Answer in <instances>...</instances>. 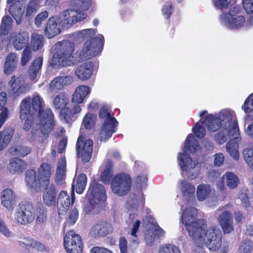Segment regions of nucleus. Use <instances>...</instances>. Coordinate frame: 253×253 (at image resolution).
<instances>
[{
    "instance_id": "obj_26",
    "label": "nucleus",
    "mask_w": 253,
    "mask_h": 253,
    "mask_svg": "<svg viewBox=\"0 0 253 253\" xmlns=\"http://www.w3.org/2000/svg\"><path fill=\"white\" fill-rule=\"evenodd\" d=\"M93 68L92 62H85L76 68L75 74L81 81L88 80L92 75Z\"/></svg>"
},
{
    "instance_id": "obj_57",
    "label": "nucleus",
    "mask_w": 253,
    "mask_h": 253,
    "mask_svg": "<svg viewBox=\"0 0 253 253\" xmlns=\"http://www.w3.org/2000/svg\"><path fill=\"white\" fill-rule=\"evenodd\" d=\"M173 7L171 2H166L162 8V15L166 19H169L173 11Z\"/></svg>"
},
{
    "instance_id": "obj_39",
    "label": "nucleus",
    "mask_w": 253,
    "mask_h": 253,
    "mask_svg": "<svg viewBox=\"0 0 253 253\" xmlns=\"http://www.w3.org/2000/svg\"><path fill=\"white\" fill-rule=\"evenodd\" d=\"M13 134L14 130L11 127H7L0 132V151L8 144Z\"/></svg>"
},
{
    "instance_id": "obj_47",
    "label": "nucleus",
    "mask_w": 253,
    "mask_h": 253,
    "mask_svg": "<svg viewBox=\"0 0 253 253\" xmlns=\"http://www.w3.org/2000/svg\"><path fill=\"white\" fill-rule=\"evenodd\" d=\"M179 187L184 196L190 197L195 193V187L185 180H181Z\"/></svg>"
},
{
    "instance_id": "obj_34",
    "label": "nucleus",
    "mask_w": 253,
    "mask_h": 253,
    "mask_svg": "<svg viewBox=\"0 0 253 253\" xmlns=\"http://www.w3.org/2000/svg\"><path fill=\"white\" fill-rule=\"evenodd\" d=\"M25 180L27 186L37 190L42 185L39 184V177L37 178V172L35 170L31 169L26 171Z\"/></svg>"
},
{
    "instance_id": "obj_61",
    "label": "nucleus",
    "mask_w": 253,
    "mask_h": 253,
    "mask_svg": "<svg viewBox=\"0 0 253 253\" xmlns=\"http://www.w3.org/2000/svg\"><path fill=\"white\" fill-rule=\"evenodd\" d=\"M238 198L241 201L244 207H248L249 206L250 202L246 190H242L240 191Z\"/></svg>"
},
{
    "instance_id": "obj_8",
    "label": "nucleus",
    "mask_w": 253,
    "mask_h": 253,
    "mask_svg": "<svg viewBox=\"0 0 253 253\" xmlns=\"http://www.w3.org/2000/svg\"><path fill=\"white\" fill-rule=\"evenodd\" d=\"M240 7L236 5L230 8L228 13H223L219 16L220 24L228 29L238 30L241 29L247 25L249 21L246 24V19L244 15L240 14Z\"/></svg>"
},
{
    "instance_id": "obj_4",
    "label": "nucleus",
    "mask_w": 253,
    "mask_h": 253,
    "mask_svg": "<svg viewBox=\"0 0 253 253\" xmlns=\"http://www.w3.org/2000/svg\"><path fill=\"white\" fill-rule=\"evenodd\" d=\"M197 238L192 240L195 244L198 247L206 245L211 251H217L221 245V234L217 227H210L207 228V225L196 235Z\"/></svg>"
},
{
    "instance_id": "obj_11",
    "label": "nucleus",
    "mask_w": 253,
    "mask_h": 253,
    "mask_svg": "<svg viewBox=\"0 0 253 253\" xmlns=\"http://www.w3.org/2000/svg\"><path fill=\"white\" fill-rule=\"evenodd\" d=\"M99 116L103 120L99 138L101 140L105 141L110 138L116 132L118 123L109 112V108L107 106L105 105L101 107Z\"/></svg>"
},
{
    "instance_id": "obj_22",
    "label": "nucleus",
    "mask_w": 253,
    "mask_h": 253,
    "mask_svg": "<svg viewBox=\"0 0 253 253\" xmlns=\"http://www.w3.org/2000/svg\"><path fill=\"white\" fill-rule=\"evenodd\" d=\"M53 170L51 165L47 163H43L38 170L39 185L47 186L49 183V179Z\"/></svg>"
},
{
    "instance_id": "obj_48",
    "label": "nucleus",
    "mask_w": 253,
    "mask_h": 253,
    "mask_svg": "<svg viewBox=\"0 0 253 253\" xmlns=\"http://www.w3.org/2000/svg\"><path fill=\"white\" fill-rule=\"evenodd\" d=\"M43 37L42 35L34 33L32 35L31 45L34 50H37L42 47Z\"/></svg>"
},
{
    "instance_id": "obj_62",
    "label": "nucleus",
    "mask_w": 253,
    "mask_h": 253,
    "mask_svg": "<svg viewBox=\"0 0 253 253\" xmlns=\"http://www.w3.org/2000/svg\"><path fill=\"white\" fill-rule=\"evenodd\" d=\"M253 244L250 242L242 243L240 247V253H251Z\"/></svg>"
},
{
    "instance_id": "obj_10",
    "label": "nucleus",
    "mask_w": 253,
    "mask_h": 253,
    "mask_svg": "<svg viewBox=\"0 0 253 253\" xmlns=\"http://www.w3.org/2000/svg\"><path fill=\"white\" fill-rule=\"evenodd\" d=\"M104 37L102 35H98L90 40H87L83 49L77 55L78 61L82 62L97 55L102 51Z\"/></svg>"
},
{
    "instance_id": "obj_21",
    "label": "nucleus",
    "mask_w": 253,
    "mask_h": 253,
    "mask_svg": "<svg viewBox=\"0 0 253 253\" xmlns=\"http://www.w3.org/2000/svg\"><path fill=\"white\" fill-rule=\"evenodd\" d=\"M1 205L8 211H12L16 204L15 193L9 188L2 191L0 196Z\"/></svg>"
},
{
    "instance_id": "obj_1",
    "label": "nucleus",
    "mask_w": 253,
    "mask_h": 253,
    "mask_svg": "<svg viewBox=\"0 0 253 253\" xmlns=\"http://www.w3.org/2000/svg\"><path fill=\"white\" fill-rule=\"evenodd\" d=\"M44 101L39 95H36L32 99L28 97L24 99L20 104V118L25 119L28 114L35 116V123L39 126L40 131L34 129L32 130V136L30 140L36 141L42 143L43 141V137L39 136L40 132L46 137L53 128V114L50 109L43 110Z\"/></svg>"
},
{
    "instance_id": "obj_5",
    "label": "nucleus",
    "mask_w": 253,
    "mask_h": 253,
    "mask_svg": "<svg viewBox=\"0 0 253 253\" xmlns=\"http://www.w3.org/2000/svg\"><path fill=\"white\" fill-rule=\"evenodd\" d=\"M87 197L88 202L84 207L87 213H96L106 199V190L104 187L96 181L91 182L87 191Z\"/></svg>"
},
{
    "instance_id": "obj_35",
    "label": "nucleus",
    "mask_w": 253,
    "mask_h": 253,
    "mask_svg": "<svg viewBox=\"0 0 253 253\" xmlns=\"http://www.w3.org/2000/svg\"><path fill=\"white\" fill-rule=\"evenodd\" d=\"M12 23V18L8 16H4L1 21L0 28V41L3 42L7 37Z\"/></svg>"
},
{
    "instance_id": "obj_56",
    "label": "nucleus",
    "mask_w": 253,
    "mask_h": 253,
    "mask_svg": "<svg viewBox=\"0 0 253 253\" xmlns=\"http://www.w3.org/2000/svg\"><path fill=\"white\" fill-rule=\"evenodd\" d=\"M244 159L248 166L253 169V149H246L243 152Z\"/></svg>"
},
{
    "instance_id": "obj_31",
    "label": "nucleus",
    "mask_w": 253,
    "mask_h": 253,
    "mask_svg": "<svg viewBox=\"0 0 253 253\" xmlns=\"http://www.w3.org/2000/svg\"><path fill=\"white\" fill-rule=\"evenodd\" d=\"M24 7L20 2H15L10 5L9 11L15 20L17 24H20L22 20Z\"/></svg>"
},
{
    "instance_id": "obj_20",
    "label": "nucleus",
    "mask_w": 253,
    "mask_h": 253,
    "mask_svg": "<svg viewBox=\"0 0 253 253\" xmlns=\"http://www.w3.org/2000/svg\"><path fill=\"white\" fill-rule=\"evenodd\" d=\"M75 194L73 192L70 195L65 191H62L58 195L57 205L59 213L65 212L69 209L70 205L74 203Z\"/></svg>"
},
{
    "instance_id": "obj_2",
    "label": "nucleus",
    "mask_w": 253,
    "mask_h": 253,
    "mask_svg": "<svg viewBox=\"0 0 253 253\" xmlns=\"http://www.w3.org/2000/svg\"><path fill=\"white\" fill-rule=\"evenodd\" d=\"M210 131L219 130L215 135L219 144L225 143L231 134H238L239 131L235 112L230 109H224L215 114H208L203 122Z\"/></svg>"
},
{
    "instance_id": "obj_14",
    "label": "nucleus",
    "mask_w": 253,
    "mask_h": 253,
    "mask_svg": "<svg viewBox=\"0 0 253 253\" xmlns=\"http://www.w3.org/2000/svg\"><path fill=\"white\" fill-rule=\"evenodd\" d=\"M64 245L68 253L83 252L81 237L73 231H70L66 233L64 238Z\"/></svg>"
},
{
    "instance_id": "obj_58",
    "label": "nucleus",
    "mask_w": 253,
    "mask_h": 253,
    "mask_svg": "<svg viewBox=\"0 0 253 253\" xmlns=\"http://www.w3.org/2000/svg\"><path fill=\"white\" fill-rule=\"evenodd\" d=\"M242 109L245 113H250L253 111V93L251 94L246 99Z\"/></svg>"
},
{
    "instance_id": "obj_40",
    "label": "nucleus",
    "mask_w": 253,
    "mask_h": 253,
    "mask_svg": "<svg viewBox=\"0 0 253 253\" xmlns=\"http://www.w3.org/2000/svg\"><path fill=\"white\" fill-rule=\"evenodd\" d=\"M42 64V58L41 57L37 58L34 60L29 69V78L31 81H34L36 78Z\"/></svg>"
},
{
    "instance_id": "obj_18",
    "label": "nucleus",
    "mask_w": 253,
    "mask_h": 253,
    "mask_svg": "<svg viewBox=\"0 0 253 253\" xmlns=\"http://www.w3.org/2000/svg\"><path fill=\"white\" fill-rule=\"evenodd\" d=\"M225 183L230 189H235L240 183L238 177L233 172H226L216 184V186L220 190L225 188Z\"/></svg>"
},
{
    "instance_id": "obj_36",
    "label": "nucleus",
    "mask_w": 253,
    "mask_h": 253,
    "mask_svg": "<svg viewBox=\"0 0 253 253\" xmlns=\"http://www.w3.org/2000/svg\"><path fill=\"white\" fill-rule=\"evenodd\" d=\"M211 192V188L209 184H201L197 186L196 196L199 201L207 199Z\"/></svg>"
},
{
    "instance_id": "obj_63",
    "label": "nucleus",
    "mask_w": 253,
    "mask_h": 253,
    "mask_svg": "<svg viewBox=\"0 0 253 253\" xmlns=\"http://www.w3.org/2000/svg\"><path fill=\"white\" fill-rule=\"evenodd\" d=\"M119 248L121 253H128L127 242L125 237H121L120 238Z\"/></svg>"
},
{
    "instance_id": "obj_64",
    "label": "nucleus",
    "mask_w": 253,
    "mask_h": 253,
    "mask_svg": "<svg viewBox=\"0 0 253 253\" xmlns=\"http://www.w3.org/2000/svg\"><path fill=\"white\" fill-rule=\"evenodd\" d=\"M0 232L6 237L12 236V233L6 227L5 223L0 218Z\"/></svg>"
},
{
    "instance_id": "obj_29",
    "label": "nucleus",
    "mask_w": 253,
    "mask_h": 253,
    "mask_svg": "<svg viewBox=\"0 0 253 253\" xmlns=\"http://www.w3.org/2000/svg\"><path fill=\"white\" fill-rule=\"evenodd\" d=\"M18 56L16 53H11L5 58L3 71L5 74L9 75L14 72L18 65Z\"/></svg>"
},
{
    "instance_id": "obj_55",
    "label": "nucleus",
    "mask_w": 253,
    "mask_h": 253,
    "mask_svg": "<svg viewBox=\"0 0 253 253\" xmlns=\"http://www.w3.org/2000/svg\"><path fill=\"white\" fill-rule=\"evenodd\" d=\"M94 122L95 116L91 114L87 113L84 118L82 126H84L86 129H90L93 126Z\"/></svg>"
},
{
    "instance_id": "obj_13",
    "label": "nucleus",
    "mask_w": 253,
    "mask_h": 253,
    "mask_svg": "<svg viewBox=\"0 0 253 253\" xmlns=\"http://www.w3.org/2000/svg\"><path fill=\"white\" fill-rule=\"evenodd\" d=\"M34 218V208L29 203L21 205L14 214L15 222L18 224L26 225L30 223Z\"/></svg>"
},
{
    "instance_id": "obj_17",
    "label": "nucleus",
    "mask_w": 253,
    "mask_h": 253,
    "mask_svg": "<svg viewBox=\"0 0 253 253\" xmlns=\"http://www.w3.org/2000/svg\"><path fill=\"white\" fill-rule=\"evenodd\" d=\"M69 99L68 95L63 92H60L56 95L52 100V106L57 110H61L60 116L64 119L66 120V118L70 116L71 111L68 113H66V106L69 104Z\"/></svg>"
},
{
    "instance_id": "obj_28",
    "label": "nucleus",
    "mask_w": 253,
    "mask_h": 253,
    "mask_svg": "<svg viewBox=\"0 0 253 253\" xmlns=\"http://www.w3.org/2000/svg\"><path fill=\"white\" fill-rule=\"evenodd\" d=\"M43 203L47 206H55L57 203V194L55 186L51 184L45 189L43 195Z\"/></svg>"
},
{
    "instance_id": "obj_51",
    "label": "nucleus",
    "mask_w": 253,
    "mask_h": 253,
    "mask_svg": "<svg viewBox=\"0 0 253 253\" xmlns=\"http://www.w3.org/2000/svg\"><path fill=\"white\" fill-rule=\"evenodd\" d=\"M237 0H212L214 6L217 8L222 10L228 8L234 5Z\"/></svg>"
},
{
    "instance_id": "obj_9",
    "label": "nucleus",
    "mask_w": 253,
    "mask_h": 253,
    "mask_svg": "<svg viewBox=\"0 0 253 253\" xmlns=\"http://www.w3.org/2000/svg\"><path fill=\"white\" fill-rule=\"evenodd\" d=\"M197 209L193 207H189L185 209L181 216L182 222L192 239L197 238V234L206 225L204 220L197 219Z\"/></svg>"
},
{
    "instance_id": "obj_53",
    "label": "nucleus",
    "mask_w": 253,
    "mask_h": 253,
    "mask_svg": "<svg viewBox=\"0 0 253 253\" xmlns=\"http://www.w3.org/2000/svg\"><path fill=\"white\" fill-rule=\"evenodd\" d=\"M201 124L199 122H198L196 124L194 127L192 128V131L195 134V135L198 138H202L204 137L206 134V130L204 127V126L207 127L204 125L203 122Z\"/></svg>"
},
{
    "instance_id": "obj_43",
    "label": "nucleus",
    "mask_w": 253,
    "mask_h": 253,
    "mask_svg": "<svg viewBox=\"0 0 253 253\" xmlns=\"http://www.w3.org/2000/svg\"><path fill=\"white\" fill-rule=\"evenodd\" d=\"M42 0H31L26 6V16L31 17L41 7Z\"/></svg>"
},
{
    "instance_id": "obj_50",
    "label": "nucleus",
    "mask_w": 253,
    "mask_h": 253,
    "mask_svg": "<svg viewBox=\"0 0 253 253\" xmlns=\"http://www.w3.org/2000/svg\"><path fill=\"white\" fill-rule=\"evenodd\" d=\"M96 33V29H86L77 32L76 38L79 40H87L93 37Z\"/></svg>"
},
{
    "instance_id": "obj_49",
    "label": "nucleus",
    "mask_w": 253,
    "mask_h": 253,
    "mask_svg": "<svg viewBox=\"0 0 253 253\" xmlns=\"http://www.w3.org/2000/svg\"><path fill=\"white\" fill-rule=\"evenodd\" d=\"M31 149L30 147L17 145L11 149V152L14 155L20 157H24L30 153Z\"/></svg>"
},
{
    "instance_id": "obj_42",
    "label": "nucleus",
    "mask_w": 253,
    "mask_h": 253,
    "mask_svg": "<svg viewBox=\"0 0 253 253\" xmlns=\"http://www.w3.org/2000/svg\"><path fill=\"white\" fill-rule=\"evenodd\" d=\"M6 102V93L2 92L0 93V110H2L0 114V128L4 124L8 118V111L6 108H4Z\"/></svg>"
},
{
    "instance_id": "obj_24",
    "label": "nucleus",
    "mask_w": 253,
    "mask_h": 253,
    "mask_svg": "<svg viewBox=\"0 0 253 253\" xmlns=\"http://www.w3.org/2000/svg\"><path fill=\"white\" fill-rule=\"evenodd\" d=\"M10 86V90L11 93L19 96L26 91V84L24 79L21 76H12L8 82Z\"/></svg>"
},
{
    "instance_id": "obj_46",
    "label": "nucleus",
    "mask_w": 253,
    "mask_h": 253,
    "mask_svg": "<svg viewBox=\"0 0 253 253\" xmlns=\"http://www.w3.org/2000/svg\"><path fill=\"white\" fill-rule=\"evenodd\" d=\"M35 216L36 215V222L39 224L43 223L46 219V211L43 206L37 205L35 208Z\"/></svg>"
},
{
    "instance_id": "obj_38",
    "label": "nucleus",
    "mask_w": 253,
    "mask_h": 253,
    "mask_svg": "<svg viewBox=\"0 0 253 253\" xmlns=\"http://www.w3.org/2000/svg\"><path fill=\"white\" fill-rule=\"evenodd\" d=\"M29 36L27 33L22 32L16 35L13 41V45L17 50H21L27 45Z\"/></svg>"
},
{
    "instance_id": "obj_16",
    "label": "nucleus",
    "mask_w": 253,
    "mask_h": 253,
    "mask_svg": "<svg viewBox=\"0 0 253 253\" xmlns=\"http://www.w3.org/2000/svg\"><path fill=\"white\" fill-rule=\"evenodd\" d=\"M63 27L59 17L57 15L52 16L44 25V35L46 38L51 39L60 34Z\"/></svg>"
},
{
    "instance_id": "obj_37",
    "label": "nucleus",
    "mask_w": 253,
    "mask_h": 253,
    "mask_svg": "<svg viewBox=\"0 0 253 253\" xmlns=\"http://www.w3.org/2000/svg\"><path fill=\"white\" fill-rule=\"evenodd\" d=\"M87 178L85 174H80L74 180L72 187L78 194H82L84 190L86 185Z\"/></svg>"
},
{
    "instance_id": "obj_33",
    "label": "nucleus",
    "mask_w": 253,
    "mask_h": 253,
    "mask_svg": "<svg viewBox=\"0 0 253 253\" xmlns=\"http://www.w3.org/2000/svg\"><path fill=\"white\" fill-rule=\"evenodd\" d=\"M19 245L21 247L29 251H31L32 249H35L37 251L42 252L45 250L43 245L32 239H25L24 241H20Z\"/></svg>"
},
{
    "instance_id": "obj_32",
    "label": "nucleus",
    "mask_w": 253,
    "mask_h": 253,
    "mask_svg": "<svg viewBox=\"0 0 253 253\" xmlns=\"http://www.w3.org/2000/svg\"><path fill=\"white\" fill-rule=\"evenodd\" d=\"M8 168L11 173H20L26 169V164L21 159L14 158L10 161Z\"/></svg>"
},
{
    "instance_id": "obj_7",
    "label": "nucleus",
    "mask_w": 253,
    "mask_h": 253,
    "mask_svg": "<svg viewBox=\"0 0 253 253\" xmlns=\"http://www.w3.org/2000/svg\"><path fill=\"white\" fill-rule=\"evenodd\" d=\"M57 50L52 59V65L57 66H70L75 64L76 60L72 53L74 51L73 43L68 41L58 42L54 46Z\"/></svg>"
},
{
    "instance_id": "obj_25",
    "label": "nucleus",
    "mask_w": 253,
    "mask_h": 253,
    "mask_svg": "<svg viewBox=\"0 0 253 253\" xmlns=\"http://www.w3.org/2000/svg\"><path fill=\"white\" fill-rule=\"evenodd\" d=\"M91 89L86 85L78 86L72 95V102L83 103L91 92Z\"/></svg>"
},
{
    "instance_id": "obj_45",
    "label": "nucleus",
    "mask_w": 253,
    "mask_h": 253,
    "mask_svg": "<svg viewBox=\"0 0 253 253\" xmlns=\"http://www.w3.org/2000/svg\"><path fill=\"white\" fill-rule=\"evenodd\" d=\"M112 162L108 161L105 166L104 169L101 174V179L104 183L109 182L110 178L113 174Z\"/></svg>"
},
{
    "instance_id": "obj_41",
    "label": "nucleus",
    "mask_w": 253,
    "mask_h": 253,
    "mask_svg": "<svg viewBox=\"0 0 253 253\" xmlns=\"http://www.w3.org/2000/svg\"><path fill=\"white\" fill-rule=\"evenodd\" d=\"M66 160L65 158H61L57 164L56 173V182L59 185L62 184L63 180L65 177Z\"/></svg>"
},
{
    "instance_id": "obj_3",
    "label": "nucleus",
    "mask_w": 253,
    "mask_h": 253,
    "mask_svg": "<svg viewBox=\"0 0 253 253\" xmlns=\"http://www.w3.org/2000/svg\"><path fill=\"white\" fill-rule=\"evenodd\" d=\"M199 149L200 147L194 135L190 134L185 140L182 152L178 154L177 161L182 174L190 179L197 177L201 169V165L197 162L193 161L188 155L194 153Z\"/></svg>"
},
{
    "instance_id": "obj_15",
    "label": "nucleus",
    "mask_w": 253,
    "mask_h": 253,
    "mask_svg": "<svg viewBox=\"0 0 253 253\" xmlns=\"http://www.w3.org/2000/svg\"><path fill=\"white\" fill-rule=\"evenodd\" d=\"M93 149V141L91 139L83 140L82 135L78 137L77 142V155L84 163L88 162L91 159Z\"/></svg>"
},
{
    "instance_id": "obj_27",
    "label": "nucleus",
    "mask_w": 253,
    "mask_h": 253,
    "mask_svg": "<svg viewBox=\"0 0 253 253\" xmlns=\"http://www.w3.org/2000/svg\"><path fill=\"white\" fill-rule=\"evenodd\" d=\"M217 220L224 233H229L233 230V218L230 212L223 211L218 217Z\"/></svg>"
},
{
    "instance_id": "obj_23",
    "label": "nucleus",
    "mask_w": 253,
    "mask_h": 253,
    "mask_svg": "<svg viewBox=\"0 0 253 253\" xmlns=\"http://www.w3.org/2000/svg\"><path fill=\"white\" fill-rule=\"evenodd\" d=\"M73 82L71 76H58L54 79L48 86V91L50 93L62 89L66 85L70 84Z\"/></svg>"
},
{
    "instance_id": "obj_59",
    "label": "nucleus",
    "mask_w": 253,
    "mask_h": 253,
    "mask_svg": "<svg viewBox=\"0 0 253 253\" xmlns=\"http://www.w3.org/2000/svg\"><path fill=\"white\" fill-rule=\"evenodd\" d=\"M32 52L29 47L25 48L23 51L22 55L21 58V64L22 66H25L29 61L31 59Z\"/></svg>"
},
{
    "instance_id": "obj_52",
    "label": "nucleus",
    "mask_w": 253,
    "mask_h": 253,
    "mask_svg": "<svg viewBox=\"0 0 253 253\" xmlns=\"http://www.w3.org/2000/svg\"><path fill=\"white\" fill-rule=\"evenodd\" d=\"M158 253H180V252L178 248L176 246L167 244L160 247Z\"/></svg>"
},
{
    "instance_id": "obj_12",
    "label": "nucleus",
    "mask_w": 253,
    "mask_h": 253,
    "mask_svg": "<svg viewBox=\"0 0 253 253\" xmlns=\"http://www.w3.org/2000/svg\"><path fill=\"white\" fill-rule=\"evenodd\" d=\"M132 185L131 178L128 174L121 173L116 175L111 182L112 192L119 196L126 195L130 191Z\"/></svg>"
},
{
    "instance_id": "obj_19",
    "label": "nucleus",
    "mask_w": 253,
    "mask_h": 253,
    "mask_svg": "<svg viewBox=\"0 0 253 253\" xmlns=\"http://www.w3.org/2000/svg\"><path fill=\"white\" fill-rule=\"evenodd\" d=\"M232 137L226 145V150L230 156L235 161H237L240 158V152L239 150V143L241 141L239 131H238V134H231L228 136L229 137Z\"/></svg>"
},
{
    "instance_id": "obj_54",
    "label": "nucleus",
    "mask_w": 253,
    "mask_h": 253,
    "mask_svg": "<svg viewBox=\"0 0 253 253\" xmlns=\"http://www.w3.org/2000/svg\"><path fill=\"white\" fill-rule=\"evenodd\" d=\"M48 12L46 10L39 13L34 19V23L36 27H41L44 21L48 18Z\"/></svg>"
},
{
    "instance_id": "obj_44",
    "label": "nucleus",
    "mask_w": 253,
    "mask_h": 253,
    "mask_svg": "<svg viewBox=\"0 0 253 253\" xmlns=\"http://www.w3.org/2000/svg\"><path fill=\"white\" fill-rule=\"evenodd\" d=\"M144 200L142 197H136L133 195L127 201L128 208L132 210H137L139 207L142 208L144 205Z\"/></svg>"
},
{
    "instance_id": "obj_6",
    "label": "nucleus",
    "mask_w": 253,
    "mask_h": 253,
    "mask_svg": "<svg viewBox=\"0 0 253 253\" xmlns=\"http://www.w3.org/2000/svg\"><path fill=\"white\" fill-rule=\"evenodd\" d=\"M92 4L91 0H82L81 7L70 8L62 11L57 15L63 25L70 27L74 24L82 21L87 16L86 12Z\"/></svg>"
},
{
    "instance_id": "obj_30",
    "label": "nucleus",
    "mask_w": 253,
    "mask_h": 253,
    "mask_svg": "<svg viewBox=\"0 0 253 253\" xmlns=\"http://www.w3.org/2000/svg\"><path fill=\"white\" fill-rule=\"evenodd\" d=\"M111 232V227L109 224L101 222L93 226L89 234L94 236H104Z\"/></svg>"
},
{
    "instance_id": "obj_60",
    "label": "nucleus",
    "mask_w": 253,
    "mask_h": 253,
    "mask_svg": "<svg viewBox=\"0 0 253 253\" xmlns=\"http://www.w3.org/2000/svg\"><path fill=\"white\" fill-rule=\"evenodd\" d=\"M147 182V177L145 174L139 175L136 176L134 183L137 187L143 188L146 187Z\"/></svg>"
}]
</instances>
